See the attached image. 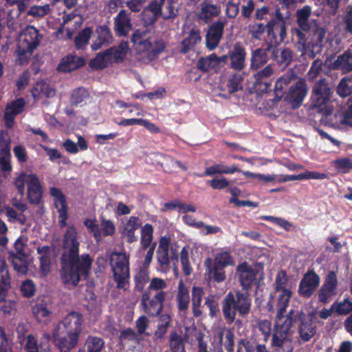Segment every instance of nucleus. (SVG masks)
I'll return each instance as SVG.
<instances>
[{
    "label": "nucleus",
    "instance_id": "12",
    "mask_svg": "<svg viewBox=\"0 0 352 352\" xmlns=\"http://www.w3.org/2000/svg\"><path fill=\"white\" fill-rule=\"evenodd\" d=\"M320 278L313 270H309L301 278L298 292L300 296L304 298H309L315 293L319 287Z\"/></svg>",
    "mask_w": 352,
    "mask_h": 352
},
{
    "label": "nucleus",
    "instance_id": "4",
    "mask_svg": "<svg viewBox=\"0 0 352 352\" xmlns=\"http://www.w3.org/2000/svg\"><path fill=\"white\" fill-rule=\"evenodd\" d=\"M275 18L270 19L267 23L256 22L248 26L249 33L252 38L261 41L265 34L270 41L277 43V34L279 36V41L283 42L287 36V20L290 16V12L287 11L284 15L279 8H275Z\"/></svg>",
    "mask_w": 352,
    "mask_h": 352
},
{
    "label": "nucleus",
    "instance_id": "64",
    "mask_svg": "<svg viewBox=\"0 0 352 352\" xmlns=\"http://www.w3.org/2000/svg\"><path fill=\"white\" fill-rule=\"evenodd\" d=\"M256 343L245 338H241L237 343L236 352H256Z\"/></svg>",
    "mask_w": 352,
    "mask_h": 352
},
{
    "label": "nucleus",
    "instance_id": "34",
    "mask_svg": "<svg viewBox=\"0 0 352 352\" xmlns=\"http://www.w3.org/2000/svg\"><path fill=\"white\" fill-rule=\"evenodd\" d=\"M128 50V42L122 41L118 45L113 46L106 50L105 53L108 54L109 58L113 56L115 63H120L123 62Z\"/></svg>",
    "mask_w": 352,
    "mask_h": 352
},
{
    "label": "nucleus",
    "instance_id": "15",
    "mask_svg": "<svg viewBox=\"0 0 352 352\" xmlns=\"http://www.w3.org/2000/svg\"><path fill=\"white\" fill-rule=\"evenodd\" d=\"M308 87L306 82L300 79L294 85H291L285 94V100L291 104L293 109L300 107L307 94Z\"/></svg>",
    "mask_w": 352,
    "mask_h": 352
},
{
    "label": "nucleus",
    "instance_id": "55",
    "mask_svg": "<svg viewBox=\"0 0 352 352\" xmlns=\"http://www.w3.org/2000/svg\"><path fill=\"white\" fill-rule=\"evenodd\" d=\"M118 339L120 344L122 345H124V342L126 341L135 343L140 342L139 335L131 328H127L121 331Z\"/></svg>",
    "mask_w": 352,
    "mask_h": 352
},
{
    "label": "nucleus",
    "instance_id": "60",
    "mask_svg": "<svg viewBox=\"0 0 352 352\" xmlns=\"http://www.w3.org/2000/svg\"><path fill=\"white\" fill-rule=\"evenodd\" d=\"M50 7L49 4L43 6H32L28 10L27 14L34 18H42L50 13Z\"/></svg>",
    "mask_w": 352,
    "mask_h": 352
},
{
    "label": "nucleus",
    "instance_id": "21",
    "mask_svg": "<svg viewBox=\"0 0 352 352\" xmlns=\"http://www.w3.org/2000/svg\"><path fill=\"white\" fill-rule=\"evenodd\" d=\"M298 333L304 342H309L316 333V327L312 318H309L302 311H300Z\"/></svg>",
    "mask_w": 352,
    "mask_h": 352
},
{
    "label": "nucleus",
    "instance_id": "30",
    "mask_svg": "<svg viewBox=\"0 0 352 352\" xmlns=\"http://www.w3.org/2000/svg\"><path fill=\"white\" fill-rule=\"evenodd\" d=\"M332 69H339L343 74L352 72V53L347 50L332 63L330 66Z\"/></svg>",
    "mask_w": 352,
    "mask_h": 352
},
{
    "label": "nucleus",
    "instance_id": "1",
    "mask_svg": "<svg viewBox=\"0 0 352 352\" xmlns=\"http://www.w3.org/2000/svg\"><path fill=\"white\" fill-rule=\"evenodd\" d=\"M93 258L88 253L80 255V242L76 228L69 225L65 231L61 243L60 276L67 286L76 287L89 276Z\"/></svg>",
    "mask_w": 352,
    "mask_h": 352
},
{
    "label": "nucleus",
    "instance_id": "18",
    "mask_svg": "<svg viewBox=\"0 0 352 352\" xmlns=\"http://www.w3.org/2000/svg\"><path fill=\"white\" fill-rule=\"evenodd\" d=\"M246 56L245 48L240 43H234L229 50L230 68L237 72L243 70L245 67Z\"/></svg>",
    "mask_w": 352,
    "mask_h": 352
},
{
    "label": "nucleus",
    "instance_id": "62",
    "mask_svg": "<svg viewBox=\"0 0 352 352\" xmlns=\"http://www.w3.org/2000/svg\"><path fill=\"white\" fill-rule=\"evenodd\" d=\"M176 0H164L162 18L164 19H173L177 14V10H175L173 3Z\"/></svg>",
    "mask_w": 352,
    "mask_h": 352
},
{
    "label": "nucleus",
    "instance_id": "41",
    "mask_svg": "<svg viewBox=\"0 0 352 352\" xmlns=\"http://www.w3.org/2000/svg\"><path fill=\"white\" fill-rule=\"evenodd\" d=\"M153 232L154 228L151 223H146L141 227L140 245L143 250H146L153 245Z\"/></svg>",
    "mask_w": 352,
    "mask_h": 352
},
{
    "label": "nucleus",
    "instance_id": "42",
    "mask_svg": "<svg viewBox=\"0 0 352 352\" xmlns=\"http://www.w3.org/2000/svg\"><path fill=\"white\" fill-rule=\"evenodd\" d=\"M219 341L227 352H234V333L230 329H225L219 334Z\"/></svg>",
    "mask_w": 352,
    "mask_h": 352
},
{
    "label": "nucleus",
    "instance_id": "59",
    "mask_svg": "<svg viewBox=\"0 0 352 352\" xmlns=\"http://www.w3.org/2000/svg\"><path fill=\"white\" fill-rule=\"evenodd\" d=\"M32 311L36 319L39 321H41L43 318L48 317L51 314L47 303L43 300L36 304L32 309Z\"/></svg>",
    "mask_w": 352,
    "mask_h": 352
},
{
    "label": "nucleus",
    "instance_id": "5",
    "mask_svg": "<svg viewBox=\"0 0 352 352\" xmlns=\"http://www.w3.org/2000/svg\"><path fill=\"white\" fill-rule=\"evenodd\" d=\"M252 298L248 292L230 291L221 301V311L224 320L228 324L235 321L236 315L246 317L251 311Z\"/></svg>",
    "mask_w": 352,
    "mask_h": 352
},
{
    "label": "nucleus",
    "instance_id": "2",
    "mask_svg": "<svg viewBox=\"0 0 352 352\" xmlns=\"http://www.w3.org/2000/svg\"><path fill=\"white\" fill-rule=\"evenodd\" d=\"M167 283L161 278H153L148 289L141 296L140 306L143 312L151 318L158 317L157 328L153 333L154 341L162 340L170 327L171 317L169 314H162L167 292L164 289Z\"/></svg>",
    "mask_w": 352,
    "mask_h": 352
},
{
    "label": "nucleus",
    "instance_id": "20",
    "mask_svg": "<svg viewBox=\"0 0 352 352\" xmlns=\"http://www.w3.org/2000/svg\"><path fill=\"white\" fill-rule=\"evenodd\" d=\"M27 185V196L30 204H38L43 197V188L38 176L30 173Z\"/></svg>",
    "mask_w": 352,
    "mask_h": 352
},
{
    "label": "nucleus",
    "instance_id": "35",
    "mask_svg": "<svg viewBox=\"0 0 352 352\" xmlns=\"http://www.w3.org/2000/svg\"><path fill=\"white\" fill-rule=\"evenodd\" d=\"M201 40L199 30L192 29L180 44L179 52L182 54H186L194 50L195 45Z\"/></svg>",
    "mask_w": 352,
    "mask_h": 352
},
{
    "label": "nucleus",
    "instance_id": "58",
    "mask_svg": "<svg viewBox=\"0 0 352 352\" xmlns=\"http://www.w3.org/2000/svg\"><path fill=\"white\" fill-rule=\"evenodd\" d=\"M274 12L275 9L268 6H263L255 10L254 18L256 21H267L268 19L267 16H270V19L275 18Z\"/></svg>",
    "mask_w": 352,
    "mask_h": 352
},
{
    "label": "nucleus",
    "instance_id": "31",
    "mask_svg": "<svg viewBox=\"0 0 352 352\" xmlns=\"http://www.w3.org/2000/svg\"><path fill=\"white\" fill-rule=\"evenodd\" d=\"M311 7L310 6H304L302 8L296 12V23L298 26L305 32H309L311 27Z\"/></svg>",
    "mask_w": 352,
    "mask_h": 352
},
{
    "label": "nucleus",
    "instance_id": "46",
    "mask_svg": "<svg viewBox=\"0 0 352 352\" xmlns=\"http://www.w3.org/2000/svg\"><path fill=\"white\" fill-rule=\"evenodd\" d=\"M93 29L91 27H86L80 31L74 38V44L77 49H84L89 43Z\"/></svg>",
    "mask_w": 352,
    "mask_h": 352
},
{
    "label": "nucleus",
    "instance_id": "48",
    "mask_svg": "<svg viewBox=\"0 0 352 352\" xmlns=\"http://www.w3.org/2000/svg\"><path fill=\"white\" fill-rule=\"evenodd\" d=\"M320 113L322 116L320 121L324 126L337 128L342 124L341 122H340V118H335V113L333 114L332 107L326 108V109L320 112Z\"/></svg>",
    "mask_w": 352,
    "mask_h": 352
},
{
    "label": "nucleus",
    "instance_id": "32",
    "mask_svg": "<svg viewBox=\"0 0 352 352\" xmlns=\"http://www.w3.org/2000/svg\"><path fill=\"white\" fill-rule=\"evenodd\" d=\"M149 31L148 30L138 29L134 31L131 41L135 45H138L143 51L151 47V42L153 36H148Z\"/></svg>",
    "mask_w": 352,
    "mask_h": 352
},
{
    "label": "nucleus",
    "instance_id": "38",
    "mask_svg": "<svg viewBox=\"0 0 352 352\" xmlns=\"http://www.w3.org/2000/svg\"><path fill=\"white\" fill-rule=\"evenodd\" d=\"M236 172L242 173L243 171L239 168L236 165L227 166L222 164H216L211 166L207 167L203 175L212 176L216 174H233Z\"/></svg>",
    "mask_w": 352,
    "mask_h": 352
},
{
    "label": "nucleus",
    "instance_id": "45",
    "mask_svg": "<svg viewBox=\"0 0 352 352\" xmlns=\"http://www.w3.org/2000/svg\"><path fill=\"white\" fill-rule=\"evenodd\" d=\"M177 307L179 311H185L188 309L190 296L188 290L184 286L182 283L179 285L178 293L177 295Z\"/></svg>",
    "mask_w": 352,
    "mask_h": 352
},
{
    "label": "nucleus",
    "instance_id": "50",
    "mask_svg": "<svg viewBox=\"0 0 352 352\" xmlns=\"http://www.w3.org/2000/svg\"><path fill=\"white\" fill-rule=\"evenodd\" d=\"M107 60H110L105 50L100 52L96 56L90 60L89 66L93 70H100L106 68L108 66Z\"/></svg>",
    "mask_w": 352,
    "mask_h": 352
},
{
    "label": "nucleus",
    "instance_id": "47",
    "mask_svg": "<svg viewBox=\"0 0 352 352\" xmlns=\"http://www.w3.org/2000/svg\"><path fill=\"white\" fill-rule=\"evenodd\" d=\"M288 334L289 333L275 326L272 333V346L276 348H282L285 343L290 342Z\"/></svg>",
    "mask_w": 352,
    "mask_h": 352
},
{
    "label": "nucleus",
    "instance_id": "27",
    "mask_svg": "<svg viewBox=\"0 0 352 352\" xmlns=\"http://www.w3.org/2000/svg\"><path fill=\"white\" fill-rule=\"evenodd\" d=\"M206 266V279L208 282L221 283L226 278L225 270L212 263L210 258H207L204 262Z\"/></svg>",
    "mask_w": 352,
    "mask_h": 352
},
{
    "label": "nucleus",
    "instance_id": "26",
    "mask_svg": "<svg viewBox=\"0 0 352 352\" xmlns=\"http://www.w3.org/2000/svg\"><path fill=\"white\" fill-rule=\"evenodd\" d=\"M132 28L131 19L125 10H120L114 18V31L117 36H126Z\"/></svg>",
    "mask_w": 352,
    "mask_h": 352
},
{
    "label": "nucleus",
    "instance_id": "24",
    "mask_svg": "<svg viewBox=\"0 0 352 352\" xmlns=\"http://www.w3.org/2000/svg\"><path fill=\"white\" fill-rule=\"evenodd\" d=\"M96 38L93 41L91 48L97 51L103 46H108L113 40L110 28L107 25H98L96 28Z\"/></svg>",
    "mask_w": 352,
    "mask_h": 352
},
{
    "label": "nucleus",
    "instance_id": "7",
    "mask_svg": "<svg viewBox=\"0 0 352 352\" xmlns=\"http://www.w3.org/2000/svg\"><path fill=\"white\" fill-rule=\"evenodd\" d=\"M109 263L116 287L118 289H127L130 279L129 256L125 252H113Z\"/></svg>",
    "mask_w": 352,
    "mask_h": 352
},
{
    "label": "nucleus",
    "instance_id": "43",
    "mask_svg": "<svg viewBox=\"0 0 352 352\" xmlns=\"http://www.w3.org/2000/svg\"><path fill=\"white\" fill-rule=\"evenodd\" d=\"M151 44V46L149 49L143 51L147 52L149 59L153 60L164 51L166 43L162 38H157L153 36Z\"/></svg>",
    "mask_w": 352,
    "mask_h": 352
},
{
    "label": "nucleus",
    "instance_id": "33",
    "mask_svg": "<svg viewBox=\"0 0 352 352\" xmlns=\"http://www.w3.org/2000/svg\"><path fill=\"white\" fill-rule=\"evenodd\" d=\"M11 278L6 261L0 257V299L3 300L10 287Z\"/></svg>",
    "mask_w": 352,
    "mask_h": 352
},
{
    "label": "nucleus",
    "instance_id": "29",
    "mask_svg": "<svg viewBox=\"0 0 352 352\" xmlns=\"http://www.w3.org/2000/svg\"><path fill=\"white\" fill-rule=\"evenodd\" d=\"M55 93V89L43 80L37 81L31 89L32 96L34 100L52 98Z\"/></svg>",
    "mask_w": 352,
    "mask_h": 352
},
{
    "label": "nucleus",
    "instance_id": "53",
    "mask_svg": "<svg viewBox=\"0 0 352 352\" xmlns=\"http://www.w3.org/2000/svg\"><path fill=\"white\" fill-rule=\"evenodd\" d=\"M89 97V93L87 89L85 87H79L73 90L70 97V103L72 106H77Z\"/></svg>",
    "mask_w": 352,
    "mask_h": 352
},
{
    "label": "nucleus",
    "instance_id": "61",
    "mask_svg": "<svg viewBox=\"0 0 352 352\" xmlns=\"http://www.w3.org/2000/svg\"><path fill=\"white\" fill-rule=\"evenodd\" d=\"M29 175L30 174L21 171L18 173V176L14 179V185L21 196H23L25 194V184L28 185Z\"/></svg>",
    "mask_w": 352,
    "mask_h": 352
},
{
    "label": "nucleus",
    "instance_id": "54",
    "mask_svg": "<svg viewBox=\"0 0 352 352\" xmlns=\"http://www.w3.org/2000/svg\"><path fill=\"white\" fill-rule=\"evenodd\" d=\"M170 349L172 352H186L184 339L176 332L170 336Z\"/></svg>",
    "mask_w": 352,
    "mask_h": 352
},
{
    "label": "nucleus",
    "instance_id": "6",
    "mask_svg": "<svg viewBox=\"0 0 352 352\" xmlns=\"http://www.w3.org/2000/svg\"><path fill=\"white\" fill-rule=\"evenodd\" d=\"M43 37V34L33 25H28L23 30L19 36L16 50L19 64L28 62Z\"/></svg>",
    "mask_w": 352,
    "mask_h": 352
},
{
    "label": "nucleus",
    "instance_id": "23",
    "mask_svg": "<svg viewBox=\"0 0 352 352\" xmlns=\"http://www.w3.org/2000/svg\"><path fill=\"white\" fill-rule=\"evenodd\" d=\"M142 226L141 219L136 216H131L126 222L123 223L122 235L126 243H133L138 241V236L135 231Z\"/></svg>",
    "mask_w": 352,
    "mask_h": 352
},
{
    "label": "nucleus",
    "instance_id": "22",
    "mask_svg": "<svg viewBox=\"0 0 352 352\" xmlns=\"http://www.w3.org/2000/svg\"><path fill=\"white\" fill-rule=\"evenodd\" d=\"M221 12L220 5L214 3L212 0H204L200 4L198 19L205 23H209L214 17L219 16Z\"/></svg>",
    "mask_w": 352,
    "mask_h": 352
},
{
    "label": "nucleus",
    "instance_id": "52",
    "mask_svg": "<svg viewBox=\"0 0 352 352\" xmlns=\"http://www.w3.org/2000/svg\"><path fill=\"white\" fill-rule=\"evenodd\" d=\"M149 281V275L148 273L145 271L141 270L137 274L134 276V290L137 292H142V296L144 292L148 289V287L144 289L146 285Z\"/></svg>",
    "mask_w": 352,
    "mask_h": 352
},
{
    "label": "nucleus",
    "instance_id": "25",
    "mask_svg": "<svg viewBox=\"0 0 352 352\" xmlns=\"http://www.w3.org/2000/svg\"><path fill=\"white\" fill-rule=\"evenodd\" d=\"M86 64V60L83 57L77 56L75 54H69L63 57L58 65V69L67 73L78 69Z\"/></svg>",
    "mask_w": 352,
    "mask_h": 352
},
{
    "label": "nucleus",
    "instance_id": "63",
    "mask_svg": "<svg viewBox=\"0 0 352 352\" xmlns=\"http://www.w3.org/2000/svg\"><path fill=\"white\" fill-rule=\"evenodd\" d=\"M104 340L98 337H91L87 341V352H101L104 347Z\"/></svg>",
    "mask_w": 352,
    "mask_h": 352
},
{
    "label": "nucleus",
    "instance_id": "40",
    "mask_svg": "<svg viewBox=\"0 0 352 352\" xmlns=\"http://www.w3.org/2000/svg\"><path fill=\"white\" fill-rule=\"evenodd\" d=\"M204 289L201 287L193 286L192 289V309L193 316L195 318L202 315L201 304L204 295Z\"/></svg>",
    "mask_w": 352,
    "mask_h": 352
},
{
    "label": "nucleus",
    "instance_id": "10",
    "mask_svg": "<svg viewBox=\"0 0 352 352\" xmlns=\"http://www.w3.org/2000/svg\"><path fill=\"white\" fill-rule=\"evenodd\" d=\"M338 279L335 271H330L319 288L316 296L319 302L327 304L338 294Z\"/></svg>",
    "mask_w": 352,
    "mask_h": 352
},
{
    "label": "nucleus",
    "instance_id": "14",
    "mask_svg": "<svg viewBox=\"0 0 352 352\" xmlns=\"http://www.w3.org/2000/svg\"><path fill=\"white\" fill-rule=\"evenodd\" d=\"M227 23L226 18L221 17L209 25L206 35V45L208 50H213L219 45Z\"/></svg>",
    "mask_w": 352,
    "mask_h": 352
},
{
    "label": "nucleus",
    "instance_id": "9",
    "mask_svg": "<svg viewBox=\"0 0 352 352\" xmlns=\"http://www.w3.org/2000/svg\"><path fill=\"white\" fill-rule=\"evenodd\" d=\"M332 93L331 89L324 79L316 82L311 92V105L312 108L316 109L320 113L326 108L331 107L329 105V102Z\"/></svg>",
    "mask_w": 352,
    "mask_h": 352
},
{
    "label": "nucleus",
    "instance_id": "36",
    "mask_svg": "<svg viewBox=\"0 0 352 352\" xmlns=\"http://www.w3.org/2000/svg\"><path fill=\"white\" fill-rule=\"evenodd\" d=\"M276 44L273 43L272 54L271 58L276 60L279 65L287 67L293 60L294 54L292 51L289 48H284L281 50L280 54H278V48Z\"/></svg>",
    "mask_w": 352,
    "mask_h": 352
},
{
    "label": "nucleus",
    "instance_id": "44",
    "mask_svg": "<svg viewBox=\"0 0 352 352\" xmlns=\"http://www.w3.org/2000/svg\"><path fill=\"white\" fill-rule=\"evenodd\" d=\"M163 1H164L162 0H153L150 2L146 9L144 11V13H146V12H151L153 14L152 16L149 19V24H154L158 18L162 17Z\"/></svg>",
    "mask_w": 352,
    "mask_h": 352
},
{
    "label": "nucleus",
    "instance_id": "11",
    "mask_svg": "<svg viewBox=\"0 0 352 352\" xmlns=\"http://www.w3.org/2000/svg\"><path fill=\"white\" fill-rule=\"evenodd\" d=\"M297 77V74L293 71H289L276 80L272 93L273 97L268 99L269 102H271L269 104L271 108L276 106L277 102L282 99L286 93V89Z\"/></svg>",
    "mask_w": 352,
    "mask_h": 352
},
{
    "label": "nucleus",
    "instance_id": "19",
    "mask_svg": "<svg viewBox=\"0 0 352 352\" xmlns=\"http://www.w3.org/2000/svg\"><path fill=\"white\" fill-rule=\"evenodd\" d=\"M25 105L23 98H17L8 104L3 115L5 125L8 129H12L14 124L15 117L21 113Z\"/></svg>",
    "mask_w": 352,
    "mask_h": 352
},
{
    "label": "nucleus",
    "instance_id": "39",
    "mask_svg": "<svg viewBox=\"0 0 352 352\" xmlns=\"http://www.w3.org/2000/svg\"><path fill=\"white\" fill-rule=\"evenodd\" d=\"M277 292L279 294L277 298L278 311L276 318L280 320L283 318V315L285 313L287 307L289 306L292 297V291L289 289H284L278 290Z\"/></svg>",
    "mask_w": 352,
    "mask_h": 352
},
{
    "label": "nucleus",
    "instance_id": "37",
    "mask_svg": "<svg viewBox=\"0 0 352 352\" xmlns=\"http://www.w3.org/2000/svg\"><path fill=\"white\" fill-rule=\"evenodd\" d=\"M299 315V311L290 309L285 316L283 315V318L280 320L278 319V321L275 326L289 333L294 324L299 321V317L298 316Z\"/></svg>",
    "mask_w": 352,
    "mask_h": 352
},
{
    "label": "nucleus",
    "instance_id": "49",
    "mask_svg": "<svg viewBox=\"0 0 352 352\" xmlns=\"http://www.w3.org/2000/svg\"><path fill=\"white\" fill-rule=\"evenodd\" d=\"M10 260L15 271L22 274H26L28 271L27 256L10 255Z\"/></svg>",
    "mask_w": 352,
    "mask_h": 352
},
{
    "label": "nucleus",
    "instance_id": "57",
    "mask_svg": "<svg viewBox=\"0 0 352 352\" xmlns=\"http://www.w3.org/2000/svg\"><path fill=\"white\" fill-rule=\"evenodd\" d=\"M197 67L203 72H208L217 68L212 54L206 57H201L197 63Z\"/></svg>",
    "mask_w": 352,
    "mask_h": 352
},
{
    "label": "nucleus",
    "instance_id": "51",
    "mask_svg": "<svg viewBox=\"0 0 352 352\" xmlns=\"http://www.w3.org/2000/svg\"><path fill=\"white\" fill-rule=\"evenodd\" d=\"M331 164L340 173L346 174L352 170V159L349 157L333 160Z\"/></svg>",
    "mask_w": 352,
    "mask_h": 352
},
{
    "label": "nucleus",
    "instance_id": "56",
    "mask_svg": "<svg viewBox=\"0 0 352 352\" xmlns=\"http://www.w3.org/2000/svg\"><path fill=\"white\" fill-rule=\"evenodd\" d=\"M243 77L239 74H232L227 82L228 90L230 94H234L243 89Z\"/></svg>",
    "mask_w": 352,
    "mask_h": 352
},
{
    "label": "nucleus",
    "instance_id": "8",
    "mask_svg": "<svg viewBox=\"0 0 352 352\" xmlns=\"http://www.w3.org/2000/svg\"><path fill=\"white\" fill-rule=\"evenodd\" d=\"M305 31L299 27L292 29L293 36H296L298 43L301 45L305 51H310L311 54H307L309 58H314L316 53H319L322 47V43L325 36V30L322 28H317L311 34L310 41L307 42Z\"/></svg>",
    "mask_w": 352,
    "mask_h": 352
},
{
    "label": "nucleus",
    "instance_id": "13",
    "mask_svg": "<svg viewBox=\"0 0 352 352\" xmlns=\"http://www.w3.org/2000/svg\"><path fill=\"white\" fill-rule=\"evenodd\" d=\"M50 194L53 198L54 205L58 213L59 226L63 228L67 226V221L69 218L66 196L62 190L57 187H50Z\"/></svg>",
    "mask_w": 352,
    "mask_h": 352
},
{
    "label": "nucleus",
    "instance_id": "28",
    "mask_svg": "<svg viewBox=\"0 0 352 352\" xmlns=\"http://www.w3.org/2000/svg\"><path fill=\"white\" fill-rule=\"evenodd\" d=\"M36 252L40 255L38 257L40 274L43 276H46L50 272L52 265L50 247L48 245L38 246L36 248Z\"/></svg>",
    "mask_w": 352,
    "mask_h": 352
},
{
    "label": "nucleus",
    "instance_id": "16",
    "mask_svg": "<svg viewBox=\"0 0 352 352\" xmlns=\"http://www.w3.org/2000/svg\"><path fill=\"white\" fill-rule=\"evenodd\" d=\"M273 42L266 43L265 47L256 48L252 51L250 69L256 71L265 65L271 58L270 52L272 54Z\"/></svg>",
    "mask_w": 352,
    "mask_h": 352
},
{
    "label": "nucleus",
    "instance_id": "17",
    "mask_svg": "<svg viewBox=\"0 0 352 352\" xmlns=\"http://www.w3.org/2000/svg\"><path fill=\"white\" fill-rule=\"evenodd\" d=\"M236 271L242 288L246 291L245 292H248L256 283V270L244 262L237 266Z\"/></svg>",
    "mask_w": 352,
    "mask_h": 352
},
{
    "label": "nucleus",
    "instance_id": "3",
    "mask_svg": "<svg viewBox=\"0 0 352 352\" xmlns=\"http://www.w3.org/2000/svg\"><path fill=\"white\" fill-rule=\"evenodd\" d=\"M82 314L72 311L59 321L52 331V338L60 352H72L78 346L83 331Z\"/></svg>",
    "mask_w": 352,
    "mask_h": 352
}]
</instances>
